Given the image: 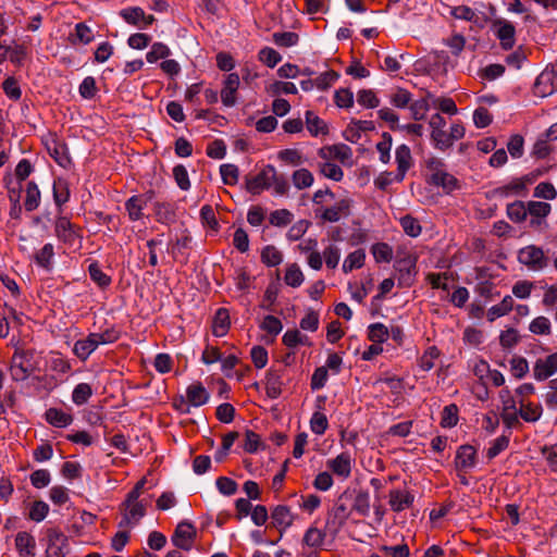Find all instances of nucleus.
Returning <instances> with one entry per match:
<instances>
[{
	"label": "nucleus",
	"mask_w": 557,
	"mask_h": 557,
	"mask_svg": "<svg viewBox=\"0 0 557 557\" xmlns=\"http://www.w3.org/2000/svg\"><path fill=\"white\" fill-rule=\"evenodd\" d=\"M54 236L69 247L79 245L83 238L82 228L61 214L54 221Z\"/></svg>",
	"instance_id": "nucleus-1"
},
{
	"label": "nucleus",
	"mask_w": 557,
	"mask_h": 557,
	"mask_svg": "<svg viewBox=\"0 0 557 557\" xmlns=\"http://www.w3.org/2000/svg\"><path fill=\"white\" fill-rule=\"evenodd\" d=\"M347 495L348 493L344 492L337 498L333 508L329 511L325 528L333 535L338 533L351 513V509H349L347 504L344 502V499L347 498Z\"/></svg>",
	"instance_id": "nucleus-2"
},
{
	"label": "nucleus",
	"mask_w": 557,
	"mask_h": 557,
	"mask_svg": "<svg viewBox=\"0 0 557 557\" xmlns=\"http://www.w3.org/2000/svg\"><path fill=\"white\" fill-rule=\"evenodd\" d=\"M33 351L15 350L11 360L10 373L13 381L21 382L28 379L34 371L32 364Z\"/></svg>",
	"instance_id": "nucleus-3"
},
{
	"label": "nucleus",
	"mask_w": 557,
	"mask_h": 557,
	"mask_svg": "<svg viewBox=\"0 0 557 557\" xmlns=\"http://www.w3.org/2000/svg\"><path fill=\"white\" fill-rule=\"evenodd\" d=\"M518 259L520 263L535 271L542 270L548 264V259L545 257L543 249L534 245L520 249Z\"/></svg>",
	"instance_id": "nucleus-4"
},
{
	"label": "nucleus",
	"mask_w": 557,
	"mask_h": 557,
	"mask_svg": "<svg viewBox=\"0 0 557 557\" xmlns=\"http://www.w3.org/2000/svg\"><path fill=\"white\" fill-rule=\"evenodd\" d=\"M196 537V529L189 522H181L176 527L171 541L180 549L190 550Z\"/></svg>",
	"instance_id": "nucleus-5"
},
{
	"label": "nucleus",
	"mask_w": 557,
	"mask_h": 557,
	"mask_svg": "<svg viewBox=\"0 0 557 557\" xmlns=\"http://www.w3.org/2000/svg\"><path fill=\"white\" fill-rule=\"evenodd\" d=\"M417 259L408 256L399 259L395 263V269L398 272V285L400 287H410L414 283L417 274Z\"/></svg>",
	"instance_id": "nucleus-6"
},
{
	"label": "nucleus",
	"mask_w": 557,
	"mask_h": 557,
	"mask_svg": "<svg viewBox=\"0 0 557 557\" xmlns=\"http://www.w3.org/2000/svg\"><path fill=\"white\" fill-rule=\"evenodd\" d=\"M121 512L122 519L119 522V528H132L146 515V505L143 502L129 505L121 504Z\"/></svg>",
	"instance_id": "nucleus-7"
},
{
	"label": "nucleus",
	"mask_w": 557,
	"mask_h": 557,
	"mask_svg": "<svg viewBox=\"0 0 557 557\" xmlns=\"http://www.w3.org/2000/svg\"><path fill=\"white\" fill-rule=\"evenodd\" d=\"M478 451L475 447L465 444L458 447L455 456V468L458 472L472 469L476 465Z\"/></svg>",
	"instance_id": "nucleus-8"
},
{
	"label": "nucleus",
	"mask_w": 557,
	"mask_h": 557,
	"mask_svg": "<svg viewBox=\"0 0 557 557\" xmlns=\"http://www.w3.org/2000/svg\"><path fill=\"white\" fill-rule=\"evenodd\" d=\"M557 372V352L545 358H539L533 366V376L537 381H544Z\"/></svg>",
	"instance_id": "nucleus-9"
},
{
	"label": "nucleus",
	"mask_w": 557,
	"mask_h": 557,
	"mask_svg": "<svg viewBox=\"0 0 557 557\" xmlns=\"http://www.w3.org/2000/svg\"><path fill=\"white\" fill-rule=\"evenodd\" d=\"M272 525L276 528L281 536L283 533L293 525L295 520V515L292 512L290 508L286 505H277L272 509L271 512Z\"/></svg>",
	"instance_id": "nucleus-10"
},
{
	"label": "nucleus",
	"mask_w": 557,
	"mask_h": 557,
	"mask_svg": "<svg viewBox=\"0 0 557 557\" xmlns=\"http://www.w3.org/2000/svg\"><path fill=\"white\" fill-rule=\"evenodd\" d=\"M153 198V191L141 195H135L125 202V209L131 221H138L143 218V210Z\"/></svg>",
	"instance_id": "nucleus-11"
},
{
	"label": "nucleus",
	"mask_w": 557,
	"mask_h": 557,
	"mask_svg": "<svg viewBox=\"0 0 557 557\" xmlns=\"http://www.w3.org/2000/svg\"><path fill=\"white\" fill-rule=\"evenodd\" d=\"M388 504L393 511L400 512L410 508L414 502V496L409 491L394 488L388 493Z\"/></svg>",
	"instance_id": "nucleus-12"
},
{
	"label": "nucleus",
	"mask_w": 557,
	"mask_h": 557,
	"mask_svg": "<svg viewBox=\"0 0 557 557\" xmlns=\"http://www.w3.org/2000/svg\"><path fill=\"white\" fill-rule=\"evenodd\" d=\"M494 26L497 27L495 35L499 39L502 48L504 50L512 49L516 35L515 26L506 20L496 21Z\"/></svg>",
	"instance_id": "nucleus-13"
},
{
	"label": "nucleus",
	"mask_w": 557,
	"mask_h": 557,
	"mask_svg": "<svg viewBox=\"0 0 557 557\" xmlns=\"http://www.w3.org/2000/svg\"><path fill=\"white\" fill-rule=\"evenodd\" d=\"M395 159L397 163V173L395 175V181L403 182L406 172L412 165L410 148L407 145L398 146L395 151Z\"/></svg>",
	"instance_id": "nucleus-14"
},
{
	"label": "nucleus",
	"mask_w": 557,
	"mask_h": 557,
	"mask_svg": "<svg viewBox=\"0 0 557 557\" xmlns=\"http://www.w3.org/2000/svg\"><path fill=\"white\" fill-rule=\"evenodd\" d=\"M239 87V76L237 73H230L221 90V100L225 107H233L236 103V91Z\"/></svg>",
	"instance_id": "nucleus-15"
},
{
	"label": "nucleus",
	"mask_w": 557,
	"mask_h": 557,
	"mask_svg": "<svg viewBox=\"0 0 557 557\" xmlns=\"http://www.w3.org/2000/svg\"><path fill=\"white\" fill-rule=\"evenodd\" d=\"M350 199H342L337 201L333 207L326 208L321 218L327 222H338L342 218H347L350 215Z\"/></svg>",
	"instance_id": "nucleus-16"
},
{
	"label": "nucleus",
	"mask_w": 557,
	"mask_h": 557,
	"mask_svg": "<svg viewBox=\"0 0 557 557\" xmlns=\"http://www.w3.org/2000/svg\"><path fill=\"white\" fill-rule=\"evenodd\" d=\"M428 183L436 187H442L447 194L460 187L458 180L446 171L432 173L428 178Z\"/></svg>",
	"instance_id": "nucleus-17"
},
{
	"label": "nucleus",
	"mask_w": 557,
	"mask_h": 557,
	"mask_svg": "<svg viewBox=\"0 0 557 557\" xmlns=\"http://www.w3.org/2000/svg\"><path fill=\"white\" fill-rule=\"evenodd\" d=\"M98 347L99 342H97L96 335L90 333L86 338L74 344L73 352L82 361H85Z\"/></svg>",
	"instance_id": "nucleus-18"
},
{
	"label": "nucleus",
	"mask_w": 557,
	"mask_h": 557,
	"mask_svg": "<svg viewBox=\"0 0 557 557\" xmlns=\"http://www.w3.org/2000/svg\"><path fill=\"white\" fill-rule=\"evenodd\" d=\"M270 188V173L268 172V165L262 169L253 177H246V189L252 194L258 195L263 189Z\"/></svg>",
	"instance_id": "nucleus-19"
},
{
	"label": "nucleus",
	"mask_w": 557,
	"mask_h": 557,
	"mask_svg": "<svg viewBox=\"0 0 557 557\" xmlns=\"http://www.w3.org/2000/svg\"><path fill=\"white\" fill-rule=\"evenodd\" d=\"M327 467L336 475L347 479L351 473V458L348 454L342 453L334 459L329 460Z\"/></svg>",
	"instance_id": "nucleus-20"
},
{
	"label": "nucleus",
	"mask_w": 557,
	"mask_h": 557,
	"mask_svg": "<svg viewBox=\"0 0 557 557\" xmlns=\"http://www.w3.org/2000/svg\"><path fill=\"white\" fill-rule=\"evenodd\" d=\"M15 547L21 555L34 557L36 547L35 537L26 531H21L15 536Z\"/></svg>",
	"instance_id": "nucleus-21"
},
{
	"label": "nucleus",
	"mask_w": 557,
	"mask_h": 557,
	"mask_svg": "<svg viewBox=\"0 0 557 557\" xmlns=\"http://www.w3.org/2000/svg\"><path fill=\"white\" fill-rule=\"evenodd\" d=\"M186 398L191 406L199 407L209 400V393L200 382H196L187 387Z\"/></svg>",
	"instance_id": "nucleus-22"
},
{
	"label": "nucleus",
	"mask_w": 557,
	"mask_h": 557,
	"mask_svg": "<svg viewBox=\"0 0 557 557\" xmlns=\"http://www.w3.org/2000/svg\"><path fill=\"white\" fill-rule=\"evenodd\" d=\"M231 325L230 313L225 308H220L216 310L213 323H212V333L216 337H222L226 335Z\"/></svg>",
	"instance_id": "nucleus-23"
},
{
	"label": "nucleus",
	"mask_w": 557,
	"mask_h": 557,
	"mask_svg": "<svg viewBox=\"0 0 557 557\" xmlns=\"http://www.w3.org/2000/svg\"><path fill=\"white\" fill-rule=\"evenodd\" d=\"M282 375L280 371L269 370L265 376V393L267 396L276 399L282 394Z\"/></svg>",
	"instance_id": "nucleus-24"
},
{
	"label": "nucleus",
	"mask_w": 557,
	"mask_h": 557,
	"mask_svg": "<svg viewBox=\"0 0 557 557\" xmlns=\"http://www.w3.org/2000/svg\"><path fill=\"white\" fill-rule=\"evenodd\" d=\"M48 151L59 165L66 168L71 163L67 147L64 143L52 140V143L48 145Z\"/></svg>",
	"instance_id": "nucleus-25"
},
{
	"label": "nucleus",
	"mask_w": 557,
	"mask_h": 557,
	"mask_svg": "<svg viewBox=\"0 0 557 557\" xmlns=\"http://www.w3.org/2000/svg\"><path fill=\"white\" fill-rule=\"evenodd\" d=\"M370 493L367 490L356 491L351 511H356L362 517H367L370 513Z\"/></svg>",
	"instance_id": "nucleus-26"
},
{
	"label": "nucleus",
	"mask_w": 557,
	"mask_h": 557,
	"mask_svg": "<svg viewBox=\"0 0 557 557\" xmlns=\"http://www.w3.org/2000/svg\"><path fill=\"white\" fill-rule=\"evenodd\" d=\"M54 257V247L51 243H47L38 250L35 256V262L42 269L50 271L52 269V260Z\"/></svg>",
	"instance_id": "nucleus-27"
},
{
	"label": "nucleus",
	"mask_w": 557,
	"mask_h": 557,
	"mask_svg": "<svg viewBox=\"0 0 557 557\" xmlns=\"http://www.w3.org/2000/svg\"><path fill=\"white\" fill-rule=\"evenodd\" d=\"M46 420L55 428H65L73 421V417L57 408H49L46 411Z\"/></svg>",
	"instance_id": "nucleus-28"
},
{
	"label": "nucleus",
	"mask_w": 557,
	"mask_h": 557,
	"mask_svg": "<svg viewBox=\"0 0 557 557\" xmlns=\"http://www.w3.org/2000/svg\"><path fill=\"white\" fill-rule=\"evenodd\" d=\"M507 216L515 223H522L528 216V203L525 205L521 200H516L507 205L506 209Z\"/></svg>",
	"instance_id": "nucleus-29"
},
{
	"label": "nucleus",
	"mask_w": 557,
	"mask_h": 557,
	"mask_svg": "<svg viewBox=\"0 0 557 557\" xmlns=\"http://www.w3.org/2000/svg\"><path fill=\"white\" fill-rule=\"evenodd\" d=\"M306 125L312 136L325 135L329 132L325 122L312 111L306 112Z\"/></svg>",
	"instance_id": "nucleus-30"
},
{
	"label": "nucleus",
	"mask_w": 557,
	"mask_h": 557,
	"mask_svg": "<svg viewBox=\"0 0 557 557\" xmlns=\"http://www.w3.org/2000/svg\"><path fill=\"white\" fill-rule=\"evenodd\" d=\"M512 307H513L512 297L510 295L505 296L499 304L491 307L487 310V313H486L487 320L493 322L497 318L503 317V315L507 314L509 311H511Z\"/></svg>",
	"instance_id": "nucleus-31"
},
{
	"label": "nucleus",
	"mask_w": 557,
	"mask_h": 557,
	"mask_svg": "<svg viewBox=\"0 0 557 557\" xmlns=\"http://www.w3.org/2000/svg\"><path fill=\"white\" fill-rule=\"evenodd\" d=\"M268 172L270 173V187L274 188L275 194L285 195L289 189V184L286 177L282 174H277L275 168L268 164Z\"/></svg>",
	"instance_id": "nucleus-32"
},
{
	"label": "nucleus",
	"mask_w": 557,
	"mask_h": 557,
	"mask_svg": "<svg viewBox=\"0 0 557 557\" xmlns=\"http://www.w3.org/2000/svg\"><path fill=\"white\" fill-rule=\"evenodd\" d=\"M519 416L525 422H535L541 418L543 412L541 405H534L532 403L524 404L522 399L519 401Z\"/></svg>",
	"instance_id": "nucleus-33"
},
{
	"label": "nucleus",
	"mask_w": 557,
	"mask_h": 557,
	"mask_svg": "<svg viewBox=\"0 0 557 557\" xmlns=\"http://www.w3.org/2000/svg\"><path fill=\"white\" fill-rule=\"evenodd\" d=\"M40 203V191L35 182H28L26 186V197L24 201L25 210L32 212Z\"/></svg>",
	"instance_id": "nucleus-34"
},
{
	"label": "nucleus",
	"mask_w": 557,
	"mask_h": 557,
	"mask_svg": "<svg viewBox=\"0 0 557 557\" xmlns=\"http://www.w3.org/2000/svg\"><path fill=\"white\" fill-rule=\"evenodd\" d=\"M70 198V189L69 185L64 180H57L53 183V200L57 207L59 208L60 212L61 207L69 201Z\"/></svg>",
	"instance_id": "nucleus-35"
},
{
	"label": "nucleus",
	"mask_w": 557,
	"mask_h": 557,
	"mask_svg": "<svg viewBox=\"0 0 557 557\" xmlns=\"http://www.w3.org/2000/svg\"><path fill=\"white\" fill-rule=\"evenodd\" d=\"M366 252L363 249H357L350 252L343 263V271L345 273L351 272L355 269H360L364 264Z\"/></svg>",
	"instance_id": "nucleus-36"
},
{
	"label": "nucleus",
	"mask_w": 557,
	"mask_h": 557,
	"mask_svg": "<svg viewBox=\"0 0 557 557\" xmlns=\"http://www.w3.org/2000/svg\"><path fill=\"white\" fill-rule=\"evenodd\" d=\"M120 16L127 23L139 28L141 26V18L145 17V11L140 7H129L120 11Z\"/></svg>",
	"instance_id": "nucleus-37"
},
{
	"label": "nucleus",
	"mask_w": 557,
	"mask_h": 557,
	"mask_svg": "<svg viewBox=\"0 0 557 557\" xmlns=\"http://www.w3.org/2000/svg\"><path fill=\"white\" fill-rule=\"evenodd\" d=\"M524 193V185L520 180L513 178L510 183L493 189V195L497 197H508L510 195H521Z\"/></svg>",
	"instance_id": "nucleus-38"
},
{
	"label": "nucleus",
	"mask_w": 557,
	"mask_h": 557,
	"mask_svg": "<svg viewBox=\"0 0 557 557\" xmlns=\"http://www.w3.org/2000/svg\"><path fill=\"white\" fill-rule=\"evenodd\" d=\"M277 158L285 164L292 166L301 165L306 161L300 151L294 148L283 149L278 151Z\"/></svg>",
	"instance_id": "nucleus-39"
},
{
	"label": "nucleus",
	"mask_w": 557,
	"mask_h": 557,
	"mask_svg": "<svg viewBox=\"0 0 557 557\" xmlns=\"http://www.w3.org/2000/svg\"><path fill=\"white\" fill-rule=\"evenodd\" d=\"M388 336L389 331L383 323H373L368 327V338L373 343L382 344L388 338Z\"/></svg>",
	"instance_id": "nucleus-40"
},
{
	"label": "nucleus",
	"mask_w": 557,
	"mask_h": 557,
	"mask_svg": "<svg viewBox=\"0 0 557 557\" xmlns=\"http://www.w3.org/2000/svg\"><path fill=\"white\" fill-rule=\"evenodd\" d=\"M261 260L268 267H276L282 260V252L273 245L265 246L261 251Z\"/></svg>",
	"instance_id": "nucleus-41"
},
{
	"label": "nucleus",
	"mask_w": 557,
	"mask_h": 557,
	"mask_svg": "<svg viewBox=\"0 0 557 557\" xmlns=\"http://www.w3.org/2000/svg\"><path fill=\"white\" fill-rule=\"evenodd\" d=\"M88 273L90 278L100 287L106 288L111 284V277L107 275L98 264V262H92L88 267Z\"/></svg>",
	"instance_id": "nucleus-42"
},
{
	"label": "nucleus",
	"mask_w": 557,
	"mask_h": 557,
	"mask_svg": "<svg viewBox=\"0 0 557 557\" xmlns=\"http://www.w3.org/2000/svg\"><path fill=\"white\" fill-rule=\"evenodd\" d=\"M92 395V388L88 383H79L72 393V400L75 405L82 406L88 401Z\"/></svg>",
	"instance_id": "nucleus-43"
},
{
	"label": "nucleus",
	"mask_w": 557,
	"mask_h": 557,
	"mask_svg": "<svg viewBox=\"0 0 557 557\" xmlns=\"http://www.w3.org/2000/svg\"><path fill=\"white\" fill-rule=\"evenodd\" d=\"M293 184L297 189H305L313 184V175L307 169H300L293 173Z\"/></svg>",
	"instance_id": "nucleus-44"
},
{
	"label": "nucleus",
	"mask_w": 557,
	"mask_h": 557,
	"mask_svg": "<svg viewBox=\"0 0 557 557\" xmlns=\"http://www.w3.org/2000/svg\"><path fill=\"white\" fill-rule=\"evenodd\" d=\"M371 252L377 263L389 262L393 259V249L386 243H376L372 246Z\"/></svg>",
	"instance_id": "nucleus-45"
},
{
	"label": "nucleus",
	"mask_w": 557,
	"mask_h": 557,
	"mask_svg": "<svg viewBox=\"0 0 557 557\" xmlns=\"http://www.w3.org/2000/svg\"><path fill=\"white\" fill-rule=\"evenodd\" d=\"M153 210L157 221L160 223H169L174 219V210L172 205L169 202L158 201L154 203Z\"/></svg>",
	"instance_id": "nucleus-46"
},
{
	"label": "nucleus",
	"mask_w": 557,
	"mask_h": 557,
	"mask_svg": "<svg viewBox=\"0 0 557 557\" xmlns=\"http://www.w3.org/2000/svg\"><path fill=\"white\" fill-rule=\"evenodd\" d=\"M304 274L297 263L289 264L286 269L284 281L292 287H299L304 282Z\"/></svg>",
	"instance_id": "nucleus-47"
},
{
	"label": "nucleus",
	"mask_w": 557,
	"mask_h": 557,
	"mask_svg": "<svg viewBox=\"0 0 557 557\" xmlns=\"http://www.w3.org/2000/svg\"><path fill=\"white\" fill-rule=\"evenodd\" d=\"M400 225L404 232L410 237H418L422 232L419 220L410 214H407L400 219Z\"/></svg>",
	"instance_id": "nucleus-48"
},
{
	"label": "nucleus",
	"mask_w": 557,
	"mask_h": 557,
	"mask_svg": "<svg viewBox=\"0 0 557 557\" xmlns=\"http://www.w3.org/2000/svg\"><path fill=\"white\" fill-rule=\"evenodd\" d=\"M4 94L11 100L17 101L22 97V90L15 77L9 76L2 83Z\"/></svg>",
	"instance_id": "nucleus-49"
},
{
	"label": "nucleus",
	"mask_w": 557,
	"mask_h": 557,
	"mask_svg": "<svg viewBox=\"0 0 557 557\" xmlns=\"http://www.w3.org/2000/svg\"><path fill=\"white\" fill-rule=\"evenodd\" d=\"M220 174L225 185H235L238 182L239 171L235 164L225 163L220 166Z\"/></svg>",
	"instance_id": "nucleus-50"
},
{
	"label": "nucleus",
	"mask_w": 557,
	"mask_h": 557,
	"mask_svg": "<svg viewBox=\"0 0 557 557\" xmlns=\"http://www.w3.org/2000/svg\"><path fill=\"white\" fill-rule=\"evenodd\" d=\"M509 435H500L496 440H494L486 451V457L492 460L497 457L502 451L508 448L509 446Z\"/></svg>",
	"instance_id": "nucleus-51"
},
{
	"label": "nucleus",
	"mask_w": 557,
	"mask_h": 557,
	"mask_svg": "<svg viewBox=\"0 0 557 557\" xmlns=\"http://www.w3.org/2000/svg\"><path fill=\"white\" fill-rule=\"evenodd\" d=\"M458 423V407L455 404L445 406L442 412L441 425L453 428Z\"/></svg>",
	"instance_id": "nucleus-52"
},
{
	"label": "nucleus",
	"mask_w": 557,
	"mask_h": 557,
	"mask_svg": "<svg viewBox=\"0 0 557 557\" xmlns=\"http://www.w3.org/2000/svg\"><path fill=\"white\" fill-rule=\"evenodd\" d=\"M280 289L277 284L270 283L264 292L262 302L260 304V307L264 310L272 311L273 305L275 304L277 296H278Z\"/></svg>",
	"instance_id": "nucleus-53"
},
{
	"label": "nucleus",
	"mask_w": 557,
	"mask_h": 557,
	"mask_svg": "<svg viewBox=\"0 0 557 557\" xmlns=\"http://www.w3.org/2000/svg\"><path fill=\"white\" fill-rule=\"evenodd\" d=\"M552 210V206L548 202L543 201H529L528 202V214L533 218L545 219Z\"/></svg>",
	"instance_id": "nucleus-54"
},
{
	"label": "nucleus",
	"mask_w": 557,
	"mask_h": 557,
	"mask_svg": "<svg viewBox=\"0 0 557 557\" xmlns=\"http://www.w3.org/2000/svg\"><path fill=\"white\" fill-rule=\"evenodd\" d=\"M329 426L327 418L324 413L317 411L312 414L310 420L311 431L317 435H322L325 433Z\"/></svg>",
	"instance_id": "nucleus-55"
},
{
	"label": "nucleus",
	"mask_w": 557,
	"mask_h": 557,
	"mask_svg": "<svg viewBox=\"0 0 557 557\" xmlns=\"http://www.w3.org/2000/svg\"><path fill=\"white\" fill-rule=\"evenodd\" d=\"M298 40L299 36L294 32H283L273 34V41L280 47H293L297 45Z\"/></svg>",
	"instance_id": "nucleus-56"
},
{
	"label": "nucleus",
	"mask_w": 557,
	"mask_h": 557,
	"mask_svg": "<svg viewBox=\"0 0 557 557\" xmlns=\"http://www.w3.org/2000/svg\"><path fill=\"white\" fill-rule=\"evenodd\" d=\"M510 371L516 379L524 377L529 372V363L523 357H513L510 360Z\"/></svg>",
	"instance_id": "nucleus-57"
},
{
	"label": "nucleus",
	"mask_w": 557,
	"mask_h": 557,
	"mask_svg": "<svg viewBox=\"0 0 557 557\" xmlns=\"http://www.w3.org/2000/svg\"><path fill=\"white\" fill-rule=\"evenodd\" d=\"M533 196L546 200H554L557 197V191L552 183L542 182L535 188Z\"/></svg>",
	"instance_id": "nucleus-58"
},
{
	"label": "nucleus",
	"mask_w": 557,
	"mask_h": 557,
	"mask_svg": "<svg viewBox=\"0 0 557 557\" xmlns=\"http://www.w3.org/2000/svg\"><path fill=\"white\" fill-rule=\"evenodd\" d=\"M324 536L325 534L321 530L312 527L306 531L302 541L309 547H318L322 545Z\"/></svg>",
	"instance_id": "nucleus-59"
},
{
	"label": "nucleus",
	"mask_w": 557,
	"mask_h": 557,
	"mask_svg": "<svg viewBox=\"0 0 557 557\" xmlns=\"http://www.w3.org/2000/svg\"><path fill=\"white\" fill-rule=\"evenodd\" d=\"M170 54V49L162 42H154L151 46L150 51L146 54V59L149 63H154L159 59L166 58Z\"/></svg>",
	"instance_id": "nucleus-60"
},
{
	"label": "nucleus",
	"mask_w": 557,
	"mask_h": 557,
	"mask_svg": "<svg viewBox=\"0 0 557 557\" xmlns=\"http://www.w3.org/2000/svg\"><path fill=\"white\" fill-rule=\"evenodd\" d=\"M529 330L536 335H549L550 322L546 317H537L530 323Z\"/></svg>",
	"instance_id": "nucleus-61"
},
{
	"label": "nucleus",
	"mask_w": 557,
	"mask_h": 557,
	"mask_svg": "<svg viewBox=\"0 0 557 557\" xmlns=\"http://www.w3.org/2000/svg\"><path fill=\"white\" fill-rule=\"evenodd\" d=\"M49 512V506L42 500H35L29 510V519L36 522L42 521Z\"/></svg>",
	"instance_id": "nucleus-62"
},
{
	"label": "nucleus",
	"mask_w": 557,
	"mask_h": 557,
	"mask_svg": "<svg viewBox=\"0 0 557 557\" xmlns=\"http://www.w3.org/2000/svg\"><path fill=\"white\" fill-rule=\"evenodd\" d=\"M293 221V214L287 209L271 212L270 223L274 226H286Z\"/></svg>",
	"instance_id": "nucleus-63"
},
{
	"label": "nucleus",
	"mask_w": 557,
	"mask_h": 557,
	"mask_svg": "<svg viewBox=\"0 0 557 557\" xmlns=\"http://www.w3.org/2000/svg\"><path fill=\"white\" fill-rule=\"evenodd\" d=\"M260 327L269 334L276 336L282 332L283 324L278 318L270 314L264 317Z\"/></svg>",
	"instance_id": "nucleus-64"
}]
</instances>
